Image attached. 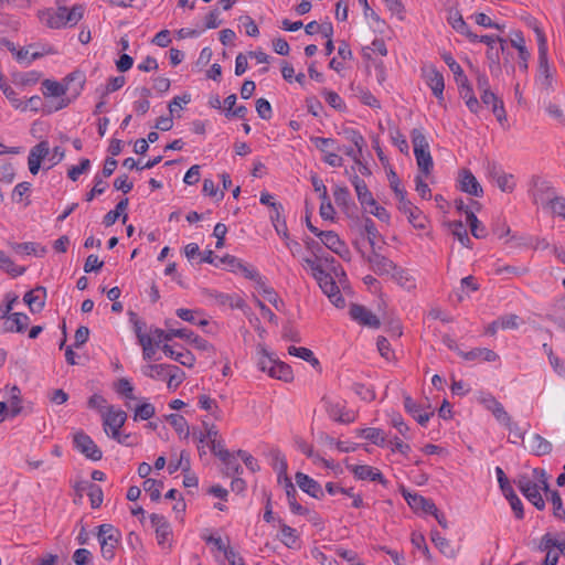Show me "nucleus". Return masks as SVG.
I'll return each mask as SVG.
<instances>
[{"label": "nucleus", "instance_id": "49530a36", "mask_svg": "<svg viewBox=\"0 0 565 565\" xmlns=\"http://www.w3.org/2000/svg\"><path fill=\"white\" fill-rule=\"evenodd\" d=\"M371 52H377L382 56L387 54V49L383 39H375L371 46H365L362 50L363 57L370 61H373L371 57Z\"/></svg>", "mask_w": 565, "mask_h": 565}, {"label": "nucleus", "instance_id": "58836bf2", "mask_svg": "<svg viewBox=\"0 0 565 565\" xmlns=\"http://www.w3.org/2000/svg\"><path fill=\"white\" fill-rule=\"evenodd\" d=\"M0 269L11 275L12 277H18L25 271L24 267L17 266L13 260L6 255L3 250L0 249Z\"/></svg>", "mask_w": 565, "mask_h": 565}, {"label": "nucleus", "instance_id": "39448f33", "mask_svg": "<svg viewBox=\"0 0 565 565\" xmlns=\"http://www.w3.org/2000/svg\"><path fill=\"white\" fill-rule=\"evenodd\" d=\"M539 42V79L546 92L553 90V74L547 58L546 38L540 28L534 29Z\"/></svg>", "mask_w": 565, "mask_h": 565}, {"label": "nucleus", "instance_id": "9b49d317", "mask_svg": "<svg viewBox=\"0 0 565 565\" xmlns=\"http://www.w3.org/2000/svg\"><path fill=\"white\" fill-rule=\"evenodd\" d=\"M276 459L280 460V473H285V490L286 495L288 499V503L290 507V510L295 514L305 515L308 513V509L303 508L301 504H299L296 500L297 490L291 482V480L286 476L287 470V462L284 457H280V452L278 451L276 455Z\"/></svg>", "mask_w": 565, "mask_h": 565}, {"label": "nucleus", "instance_id": "bb28decb", "mask_svg": "<svg viewBox=\"0 0 565 565\" xmlns=\"http://www.w3.org/2000/svg\"><path fill=\"white\" fill-rule=\"evenodd\" d=\"M348 468L354 473V476L360 480H371L379 481L382 484H386L387 481L382 475V472L371 466L360 465V466H348Z\"/></svg>", "mask_w": 565, "mask_h": 565}, {"label": "nucleus", "instance_id": "f3484780", "mask_svg": "<svg viewBox=\"0 0 565 565\" xmlns=\"http://www.w3.org/2000/svg\"><path fill=\"white\" fill-rule=\"evenodd\" d=\"M49 154L50 147L47 141H41L30 150L28 164L29 170L33 175L39 172L42 160L45 159Z\"/></svg>", "mask_w": 565, "mask_h": 565}, {"label": "nucleus", "instance_id": "37998d69", "mask_svg": "<svg viewBox=\"0 0 565 565\" xmlns=\"http://www.w3.org/2000/svg\"><path fill=\"white\" fill-rule=\"evenodd\" d=\"M163 487L162 481H157L156 479H147L143 482V489L149 493L150 499L152 501H159L161 498V489Z\"/></svg>", "mask_w": 565, "mask_h": 565}, {"label": "nucleus", "instance_id": "cd10ccee", "mask_svg": "<svg viewBox=\"0 0 565 565\" xmlns=\"http://www.w3.org/2000/svg\"><path fill=\"white\" fill-rule=\"evenodd\" d=\"M351 182L355 189L360 204L366 210V205H375V199L369 190L364 180L360 179L356 174L350 177Z\"/></svg>", "mask_w": 565, "mask_h": 565}, {"label": "nucleus", "instance_id": "338daca9", "mask_svg": "<svg viewBox=\"0 0 565 565\" xmlns=\"http://www.w3.org/2000/svg\"><path fill=\"white\" fill-rule=\"evenodd\" d=\"M87 494L89 497L90 505L93 509H97L102 505L104 495L103 490L98 484L94 483Z\"/></svg>", "mask_w": 565, "mask_h": 565}, {"label": "nucleus", "instance_id": "4d7b16f0", "mask_svg": "<svg viewBox=\"0 0 565 565\" xmlns=\"http://www.w3.org/2000/svg\"><path fill=\"white\" fill-rule=\"evenodd\" d=\"M490 403L494 404V409L492 413L493 416L495 417L497 420H499L505 426L512 419L511 416L507 413L503 405L495 398H490Z\"/></svg>", "mask_w": 565, "mask_h": 565}, {"label": "nucleus", "instance_id": "603ef678", "mask_svg": "<svg viewBox=\"0 0 565 565\" xmlns=\"http://www.w3.org/2000/svg\"><path fill=\"white\" fill-rule=\"evenodd\" d=\"M10 393H11L10 416L14 417V416L19 415L22 411L21 397H20L21 391L18 386L14 385L11 387Z\"/></svg>", "mask_w": 565, "mask_h": 565}, {"label": "nucleus", "instance_id": "c03bdc74", "mask_svg": "<svg viewBox=\"0 0 565 565\" xmlns=\"http://www.w3.org/2000/svg\"><path fill=\"white\" fill-rule=\"evenodd\" d=\"M179 469L183 471L190 470V459L186 451H181L180 458L178 460H170L168 465V471L170 475L177 472Z\"/></svg>", "mask_w": 565, "mask_h": 565}, {"label": "nucleus", "instance_id": "bf43d9fd", "mask_svg": "<svg viewBox=\"0 0 565 565\" xmlns=\"http://www.w3.org/2000/svg\"><path fill=\"white\" fill-rule=\"evenodd\" d=\"M0 89L15 108H19L21 106V102L17 97V93L9 84L6 83L2 75H0Z\"/></svg>", "mask_w": 565, "mask_h": 565}, {"label": "nucleus", "instance_id": "2f4dec72", "mask_svg": "<svg viewBox=\"0 0 565 565\" xmlns=\"http://www.w3.org/2000/svg\"><path fill=\"white\" fill-rule=\"evenodd\" d=\"M161 349L167 356L173 359L180 364L186 367H192L194 365L195 358L190 351L185 350L183 352H177L169 344H163Z\"/></svg>", "mask_w": 565, "mask_h": 565}, {"label": "nucleus", "instance_id": "de8ad7c7", "mask_svg": "<svg viewBox=\"0 0 565 565\" xmlns=\"http://www.w3.org/2000/svg\"><path fill=\"white\" fill-rule=\"evenodd\" d=\"M259 201L262 204L269 205L273 209L274 213L270 215L271 222L279 221L280 212H282L281 203L274 202L273 196L267 192L260 194Z\"/></svg>", "mask_w": 565, "mask_h": 565}, {"label": "nucleus", "instance_id": "3c124183", "mask_svg": "<svg viewBox=\"0 0 565 565\" xmlns=\"http://www.w3.org/2000/svg\"><path fill=\"white\" fill-rule=\"evenodd\" d=\"M509 430V441L512 444H520L524 440L525 431L521 429L518 423L512 419L505 425Z\"/></svg>", "mask_w": 565, "mask_h": 565}, {"label": "nucleus", "instance_id": "7c9ffc66", "mask_svg": "<svg viewBox=\"0 0 565 565\" xmlns=\"http://www.w3.org/2000/svg\"><path fill=\"white\" fill-rule=\"evenodd\" d=\"M527 448L535 456H544L552 451V444L541 435L534 434L527 440Z\"/></svg>", "mask_w": 565, "mask_h": 565}, {"label": "nucleus", "instance_id": "6e6552de", "mask_svg": "<svg viewBox=\"0 0 565 565\" xmlns=\"http://www.w3.org/2000/svg\"><path fill=\"white\" fill-rule=\"evenodd\" d=\"M74 447L87 459L98 461L103 458V451L95 441L84 431H77L73 437Z\"/></svg>", "mask_w": 565, "mask_h": 565}, {"label": "nucleus", "instance_id": "6e6d98bb", "mask_svg": "<svg viewBox=\"0 0 565 565\" xmlns=\"http://www.w3.org/2000/svg\"><path fill=\"white\" fill-rule=\"evenodd\" d=\"M365 433V439L372 441L373 444L383 447L385 445V437L383 436V431L380 428L369 427L363 428Z\"/></svg>", "mask_w": 565, "mask_h": 565}, {"label": "nucleus", "instance_id": "5701e85b", "mask_svg": "<svg viewBox=\"0 0 565 565\" xmlns=\"http://www.w3.org/2000/svg\"><path fill=\"white\" fill-rule=\"evenodd\" d=\"M480 98L482 104L491 106V110L500 124L507 121L503 102L492 90L481 93Z\"/></svg>", "mask_w": 565, "mask_h": 565}, {"label": "nucleus", "instance_id": "5fc2aeb1", "mask_svg": "<svg viewBox=\"0 0 565 565\" xmlns=\"http://www.w3.org/2000/svg\"><path fill=\"white\" fill-rule=\"evenodd\" d=\"M343 135L359 149V151L363 150V147L365 146V139L358 130L345 128L343 129Z\"/></svg>", "mask_w": 565, "mask_h": 565}, {"label": "nucleus", "instance_id": "f257e3e1", "mask_svg": "<svg viewBox=\"0 0 565 565\" xmlns=\"http://www.w3.org/2000/svg\"><path fill=\"white\" fill-rule=\"evenodd\" d=\"M83 4H75L71 9L58 6L56 9L47 8L38 12L39 20L50 29H62L76 25L84 15Z\"/></svg>", "mask_w": 565, "mask_h": 565}, {"label": "nucleus", "instance_id": "2eb2a0df", "mask_svg": "<svg viewBox=\"0 0 565 565\" xmlns=\"http://www.w3.org/2000/svg\"><path fill=\"white\" fill-rule=\"evenodd\" d=\"M458 182L460 191L477 198L483 195L482 186L469 169H461L459 171Z\"/></svg>", "mask_w": 565, "mask_h": 565}, {"label": "nucleus", "instance_id": "09e8293b", "mask_svg": "<svg viewBox=\"0 0 565 565\" xmlns=\"http://www.w3.org/2000/svg\"><path fill=\"white\" fill-rule=\"evenodd\" d=\"M257 287L262 291V294L267 298V300L277 310H280V308L284 306V301L279 298L277 292L271 287L266 286V284L264 281L260 285H258Z\"/></svg>", "mask_w": 565, "mask_h": 565}, {"label": "nucleus", "instance_id": "7ed1b4c3", "mask_svg": "<svg viewBox=\"0 0 565 565\" xmlns=\"http://www.w3.org/2000/svg\"><path fill=\"white\" fill-rule=\"evenodd\" d=\"M411 138L418 169L427 177L430 174L434 166L428 141L423 131L417 128L412 130Z\"/></svg>", "mask_w": 565, "mask_h": 565}, {"label": "nucleus", "instance_id": "0e129e2a", "mask_svg": "<svg viewBox=\"0 0 565 565\" xmlns=\"http://www.w3.org/2000/svg\"><path fill=\"white\" fill-rule=\"evenodd\" d=\"M94 181V186L85 195L87 202H90L96 195L103 194L107 188V183L100 177L96 175Z\"/></svg>", "mask_w": 565, "mask_h": 565}, {"label": "nucleus", "instance_id": "a19ab883", "mask_svg": "<svg viewBox=\"0 0 565 565\" xmlns=\"http://www.w3.org/2000/svg\"><path fill=\"white\" fill-rule=\"evenodd\" d=\"M431 541L439 548V551L447 557H454L455 551L451 547L449 541L440 535L438 531H431Z\"/></svg>", "mask_w": 565, "mask_h": 565}, {"label": "nucleus", "instance_id": "473e14b6", "mask_svg": "<svg viewBox=\"0 0 565 565\" xmlns=\"http://www.w3.org/2000/svg\"><path fill=\"white\" fill-rule=\"evenodd\" d=\"M459 355L462 356L467 361L482 359L483 361H487V362H493V361L498 360V358H499L494 351L487 349V348H476L468 352L459 351Z\"/></svg>", "mask_w": 565, "mask_h": 565}, {"label": "nucleus", "instance_id": "20e7f679", "mask_svg": "<svg viewBox=\"0 0 565 565\" xmlns=\"http://www.w3.org/2000/svg\"><path fill=\"white\" fill-rule=\"evenodd\" d=\"M96 536L100 544L102 556L107 561H111L115 557V550L121 537L120 531L114 525L105 523L97 527Z\"/></svg>", "mask_w": 565, "mask_h": 565}, {"label": "nucleus", "instance_id": "72a5a7b5", "mask_svg": "<svg viewBox=\"0 0 565 565\" xmlns=\"http://www.w3.org/2000/svg\"><path fill=\"white\" fill-rule=\"evenodd\" d=\"M447 226L451 231L452 235L457 237V239L461 243L462 246L471 248V241L461 221H450L447 223Z\"/></svg>", "mask_w": 565, "mask_h": 565}, {"label": "nucleus", "instance_id": "a878e982", "mask_svg": "<svg viewBox=\"0 0 565 565\" xmlns=\"http://www.w3.org/2000/svg\"><path fill=\"white\" fill-rule=\"evenodd\" d=\"M511 45L518 50V54L520 57L519 67L526 72L529 68L527 61L530 58V52L525 46V40L521 31H513L510 38Z\"/></svg>", "mask_w": 565, "mask_h": 565}, {"label": "nucleus", "instance_id": "c85d7f7f", "mask_svg": "<svg viewBox=\"0 0 565 565\" xmlns=\"http://www.w3.org/2000/svg\"><path fill=\"white\" fill-rule=\"evenodd\" d=\"M426 81L433 94L436 98L441 103L444 100V89H445V81L444 76L440 72H438L435 67L428 70L426 74Z\"/></svg>", "mask_w": 565, "mask_h": 565}, {"label": "nucleus", "instance_id": "393cba45", "mask_svg": "<svg viewBox=\"0 0 565 565\" xmlns=\"http://www.w3.org/2000/svg\"><path fill=\"white\" fill-rule=\"evenodd\" d=\"M29 323L30 318L28 315L22 312H14L9 316V318L4 319L2 331L22 333L26 330Z\"/></svg>", "mask_w": 565, "mask_h": 565}, {"label": "nucleus", "instance_id": "9d476101", "mask_svg": "<svg viewBox=\"0 0 565 565\" xmlns=\"http://www.w3.org/2000/svg\"><path fill=\"white\" fill-rule=\"evenodd\" d=\"M316 280L318 281L322 292L337 308H343L345 306V300L342 297L334 278L329 273L323 271L320 277L316 278Z\"/></svg>", "mask_w": 565, "mask_h": 565}, {"label": "nucleus", "instance_id": "6ab92c4d", "mask_svg": "<svg viewBox=\"0 0 565 565\" xmlns=\"http://www.w3.org/2000/svg\"><path fill=\"white\" fill-rule=\"evenodd\" d=\"M397 209L407 216L408 222L418 230L426 227L427 218L411 201L403 202V205H397Z\"/></svg>", "mask_w": 565, "mask_h": 565}, {"label": "nucleus", "instance_id": "0eeeda50", "mask_svg": "<svg viewBox=\"0 0 565 565\" xmlns=\"http://www.w3.org/2000/svg\"><path fill=\"white\" fill-rule=\"evenodd\" d=\"M495 472L498 476V481H499L500 488H501L503 494L505 495L507 500L509 501V503L514 512L515 518L519 520L523 519L524 510H523L522 501L520 500V498L516 495L513 488L511 487L510 481L507 478L504 471L500 467H497Z\"/></svg>", "mask_w": 565, "mask_h": 565}, {"label": "nucleus", "instance_id": "c756f323", "mask_svg": "<svg viewBox=\"0 0 565 565\" xmlns=\"http://www.w3.org/2000/svg\"><path fill=\"white\" fill-rule=\"evenodd\" d=\"M217 457L220 460L224 463V475L227 477H231L233 475H241L243 472V468L237 461L234 454L230 452L225 448H220V451H217Z\"/></svg>", "mask_w": 565, "mask_h": 565}, {"label": "nucleus", "instance_id": "f704fd0d", "mask_svg": "<svg viewBox=\"0 0 565 565\" xmlns=\"http://www.w3.org/2000/svg\"><path fill=\"white\" fill-rule=\"evenodd\" d=\"M269 375L285 382H289L294 377L291 367L288 364L277 360L274 365L269 366Z\"/></svg>", "mask_w": 565, "mask_h": 565}, {"label": "nucleus", "instance_id": "ddd939ff", "mask_svg": "<svg viewBox=\"0 0 565 565\" xmlns=\"http://www.w3.org/2000/svg\"><path fill=\"white\" fill-rule=\"evenodd\" d=\"M324 408L330 418L340 424H351L356 419V413L348 409L340 403H333L327 398H322Z\"/></svg>", "mask_w": 565, "mask_h": 565}, {"label": "nucleus", "instance_id": "e2e57ef3", "mask_svg": "<svg viewBox=\"0 0 565 565\" xmlns=\"http://www.w3.org/2000/svg\"><path fill=\"white\" fill-rule=\"evenodd\" d=\"M256 111L262 119L269 120L273 116V110L269 102L265 98L256 100Z\"/></svg>", "mask_w": 565, "mask_h": 565}, {"label": "nucleus", "instance_id": "69168bd1", "mask_svg": "<svg viewBox=\"0 0 565 565\" xmlns=\"http://www.w3.org/2000/svg\"><path fill=\"white\" fill-rule=\"evenodd\" d=\"M116 392L118 394L125 396L126 398L136 399V397L134 396V386L125 377H122L118 381L117 386H116Z\"/></svg>", "mask_w": 565, "mask_h": 565}, {"label": "nucleus", "instance_id": "1a4fd4ad", "mask_svg": "<svg viewBox=\"0 0 565 565\" xmlns=\"http://www.w3.org/2000/svg\"><path fill=\"white\" fill-rule=\"evenodd\" d=\"M405 411L420 425L426 426L430 417L434 416L430 405H424L415 402L408 394L403 393Z\"/></svg>", "mask_w": 565, "mask_h": 565}, {"label": "nucleus", "instance_id": "4c0bfd02", "mask_svg": "<svg viewBox=\"0 0 565 565\" xmlns=\"http://www.w3.org/2000/svg\"><path fill=\"white\" fill-rule=\"evenodd\" d=\"M166 420L174 428V430L184 438H188L190 435L189 425L185 418L179 414H169L166 416Z\"/></svg>", "mask_w": 565, "mask_h": 565}, {"label": "nucleus", "instance_id": "8fccbe9b", "mask_svg": "<svg viewBox=\"0 0 565 565\" xmlns=\"http://www.w3.org/2000/svg\"><path fill=\"white\" fill-rule=\"evenodd\" d=\"M533 489L527 492L522 493L537 510H543L545 508V501L543 500L540 493V486L533 484Z\"/></svg>", "mask_w": 565, "mask_h": 565}, {"label": "nucleus", "instance_id": "680f3d73", "mask_svg": "<svg viewBox=\"0 0 565 565\" xmlns=\"http://www.w3.org/2000/svg\"><path fill=\"white\" fill-rule=\"evenodd\" d=\"M487 58L489 60V68L492 74H497L501 71L500 67V55L499 50L494 49V46H491L487 51Z\"/></svg>", "mask_w": 565, "mask_h": 565}, {"label": "nucleus", "instance_id": "f03ea898", "mask_svg": "<svg viewBox=\"0 0 565 565\" xmlns=\"http://www.w3.org/2000/svg\"><path fill=\"white\" fill-rule=\"evenodd\" d=\"M85 75L81 71H74L71 74H68L64 78V83L61 84L55 81L45 79L42 83V86L44 88L43 94L45 96H54V97H61L65 95L67 92L72 94V98H76L85 84Z\"/></svg>", "mask_w": 565, "mask_h": 565}, {"label": "nucleus", "instance_id": "864d4df0", "mask_svg": "<svg viewBox=\"0 0 565 565\" xmlns=\"http://www.w3.org/2000/svg\"><path fill=\"white\" fill-rule=\"evenodd\" d=\"M156 413L154 406L150 403H143L136 407L135 409V420L141 419V420H148L150 419Z\"/></svg>", "mask_w": 565, "mask_h": 565}, {"label": "nucleus", "instance_id": "f8f14e48", "mask_svg": "<svg viewBox=\"0 0 565 565\" xmlns=\"http://www.w3.org/2000/svg\"><path fill=\"white\" fill-rule=\"evenodd\" d=\"M126 419L127 414L124 411H114V407L109 406L107 413L103 415L105 433L109 437H118L119 430L125 425Z\"/></svg>", "mask_w": 565, "mask_h": 565}, {"label": "nucleus", "instance_id": "e433bc0d", "mask_svg": "<svg viewBox=\"0 0 565 565\" xmlns=\"http://www.w3.org/2000/svg\"><path fill=\"white\" fill-rule=\"evenodd\" d=\"M317 236L333 253L344 243L334 231H321Z\"/></svg>", "mask_w": 565, "mask_h": 565}, {"label": "nucleus", "instance_id": "4be33fe9", "mask_svg": "<svg viewBox=\"0 0 565 565\" xmlns=\"http://www.w3.org/2000/svg\"><path fill=\"white\" fill-rule=\"evenodd\" d=\"M149 518L152 526L156 530L158 544L163 546L172 534L171 526L163 515L152 513Z\"/></svg>", "mask_w": 565, "mask_h": 565}, {"label": "nucleus", "instance_id": "b1692460", "mask_svg": "<svg viewBox=\"0 0 565 565\" xmlns=\"http://www.w3.org/2000/svg\"><path fill=\"white\" fill-rule=\"evenodd\" d=\"M367 262L372 268V270L377 275H388L395 268V263H393L387 257L376 253L374 249L371 255L367 257Z\"/></svg>", "mask_w": 565, "mask_h": 565}, {"label": "nucleus", "instance_id": "a211bd4d", "mask_svg": "<svg viewBox=\"0 0 565 565\" xmlns=\"http://www.w3.org/2000/svg\"><path fill=\"white\" fill-rule=\"evenodd\" d=\"M402 494L404 499L407 501L408 505L415 511H422L424 513L430 514L431 512H436V504L430 500L426 499L420 494L411 493L403 489Z\"/></svg>", "mask_w": 565, "mask_h": 565}, {"label": "nucleus", "instance_id": "79ce46f5", "mask_svg": "<svg viewBox=\"0 0 565 565\" xmlns=\"http://www.w3.org/2000/svg\"><path fill=\"white\" fill-rule=\"evenodd\" d=\"M547 499L552 502L554 516L565 521V509L563 508V501L558 491H550Z\"/></svg>", "mask_w": 565, "mask_h": 565}, {"label": "nucleus", "instance_id": "052dcab7", "mask_svg": "<svg viewBox=\"0 0 565 565\" xmlns=\"http://www.w3.org/2000/svg\"><path fill=\"white\" fill-rule=\"evenodd\" d=\"M547 204L554 214H557L558 216H562L565 220V198L564 196L554 195L553 198L550 199Z\"/></svg>", "mask_w": 565, "mask_h": 565}, {"label": "nucleus", "instance_id": "774afa93", "mask_svg": "<svg viewBox=\"0 0 565 565\" xmlns=\"http://www.w3.org/2000/svg\"><path fill=\"white\" fill-rule=\"evenodd\" d=\"M392 278L401 286L405 287L408 282L412 281V278L409 276V273L397 265H395V268L393 271H391Z\"/></svg>", "mask_w": 565, "mask_h": 565}, {"label": "nucleus", "instance_id": "a18cd8bd", "mask_svg": "<svg viewBox=\"0 0 565 565\" xmlns=\"http://www.w3.org/2000/svg\"><path fill=\"white\" fill-rule=\"evenodd\" d=\"M129 320L134 326V331L136 333V337H137L139 343H142L146 339L151 337L143 332V329L146 328V323L138 318L137 313H135L134 311H130Z\"/></svg>", "mask_w": 565, "mask_h": 565}, {"label": "nucleus", "instance_id": "423d86ee", "mask_svg": "<svg viewBox=\"0 0 565 565\" xmlns=\"http://www.w3.org/2000/svg\"><path fill=\"white\" fill-rule=\"evenodd\" d=\"M152 372H157V376L161 380L168 379V388L175 390L184 380V372L177 365L170 364H149L142 367L146 376H153Z\"/></svg>", "mask_w": 565, "mask_h": 565}, {"label": "nucleus", "instance_id": "aec40b11", "mask_svg": "<svg viewBox=\"0 0 565 565\" xmlns=\"http://www.w3.org/2000/svg\"><path fill=\"white\" fill-rule=\"evenodd\" d=\"M46 288L38 286L35 289L28 291L23 300L28 305L32 313H39L45 306Z\"/></svg>", "mask_w": 565, "mask_h": 565}, {"label": "nucleus", "instance_id": "c9c22d12", "mask_svg": "<svg viewBox=\"0 0 565 565\" xmlns=\"http://www.w3.org/2000/svg\"><path fill=\"white\" fill-rule=\"evenodd\" d=\"M467 222L470 226L471 234L476 238H483L487 236L486 227L481 224V222L476 216L475 212L471 210H465Z\"/></svg>", "mask_w": 565, "mask_h": 565}, {"label": "nucleus", "instance_id": "dca6fc26", "mask_svg": "<svg viewBox=\"0 0 565 565\" xmlns=\"http://www.w3.org/2000/svg\"><path fill=\"white\" fill-rule=\"evenodd\" d=\"M337 205L350 217L356 216V205L351 199L350 191L347 186L337 185L333 191Z\"/></svg>", "mask_w": 565, "mask_h": 565}, {"label": "nucleus", "instance_id": "13d9d810", "mask_svg": "<svg viewBox=\"0 0 565 565\" xmlns=\"http://www.w3.org/2000/svg\"><path fill=\"white\" fill-rule=\"evenodd\" d=\"M89 167H90L89 159L84 158V159L81 160L78 166H72L68 169L67 177L72 181H76L82 173L86 172L89 169Z\"/></svg>", "mask_w": 565, "mask_h": 565}, {"label": "nucleus", "instance_id": "4468645a", "mask_svg": "<svg viewBox=\"0 0 565 565\" xmlns=\"http://www.w3.org/2000/svg\"><path fill=\"white\" fill-rule=\"evenodd\" d=\"M352 320L361 326L377 329L381 326L380 319L366 307L358 303H352L349 310Z\"/></svg>", "mask_w": 565, "mask_h": 565}, {"label": "nucleus", "instance_id": "412c9836", "mask_svg": "<svg viewBox=\"0 0 565 565\" xmlns=\"http://www.w3.org/2000/svg\"><path fill=\"white\" fill-rule=\"evenodd\" d=\"M295 480L298 487L309 495L316 499H322L324 493L322 491L321 486L308 475L303 472H297L295 475Z\"/></svg>", "mask_w": 565, "mask_h": 565}, {"label": "nucleus", "instance_id": "ea45409f", "mask_svg": "<svg viewBox=\"0 0 565 565\" xmlns=\"http://www.w3.org/2000/svg\"><path fill=\"white\" fill-rule=\"evenodd\" d=\"M443 60L454 73L456 83H466L468 77L463 74L461 66L455 61L450 53H444Z\"/></svg>", "mask_w": 565, "mask_h": 565}]
</instances>
